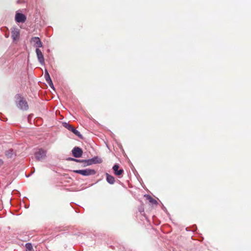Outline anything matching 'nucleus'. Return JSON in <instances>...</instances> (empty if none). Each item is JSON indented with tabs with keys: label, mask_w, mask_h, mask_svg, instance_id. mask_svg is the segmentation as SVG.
Listing matches in <instances>:
<instances>
[{
	"label": "nucleus",
	"mask_w": 251,
	"mask_h": 251,
	"mask_svg": "<svg viewBox=\"0 0 251 251\" xmlns=\"http://www.w3.org/2000/svg\"><path fill=\"white\" fill-rule=\"evenodd\" d=\"M16 102L17 103V106L20 109L26 110L28 108V104L25 100H24L22 98L20 95L17 94L16 96Z\"/></svg>",
	"instance_id": "nucleus-1"
},
{
	"label": "nucleus",
	"mask_w": 251,
	"mask_h": 251,
	"mask_svg": "<svg viewBox=\"0 0 251 251\" xmlns=\"http://www.w3.org/2000/svg\"><path fill=\"white\" fill-rule=\"evenodd\" d=\"M74 172L80 174L84 176H89L91 175H94L96 174L95 170L93 169H86L84 170H74Z\"/></svg>",
	"instance_id": "nucleus-2"
},
{
	"label": "nucleus",
	"mask_w": 251,
	"mask_h": 251,
	"mask_svg": "<svg viewBox=\"0 0 251 251\" xmlns=\"http://www.w3.org/2000/svg\"><path fill=\"white\" fill-rule=\"evenodd\" d=\"M34 155L37 160H40L46 156V151L42 149H39L35 152Z\"/></svg>",
	"instance_id": "nucleus-3"
},
{
	"label": "nucleus",
	"mask_w": 251,
	"mask_h": 251,
	"mask_svg": "<svg viewBox=\"0 0 251 251\" xmlns=\"http://www.w3.org/2000/svg\"><path fill=\"white\" fill-rule=\"evenodd\" d=\"M11 37L13 41H17L20 37V30L17 27H13L11 30Z\"/></svg>",
	"instance_id": "nucleus-4"
},
{
	"label": "nucleus",
	"mask_w": 251,
	"mask_h": 251,
	"mask_svg": "<svg viewBox=\"0 0 251 251\" xmlns=\"http://www.w3.org/2000/svg\"><path fill=\"white\" fill-rule=\"evenodd\" d=\"M83 151L81 148L78 147H75L72 150V154L75 158H79L82 156Z\"/></svg>",
	"instance_id": "nucleus-5"
},
{
	"label": "nucleus",
	"mask_w": 251,
	"mask_h": 251,
	"mask_svg": "<svg viewBox=\"0 0 251 251\" xmlns=\"http://www.w3.org/2000/svg\"><path fill=\"white\" fill-rule=\"evenodd\" d=\"M26 20V16L20 13H16L15 15V20L17 23H23L25 22Z\"/></svg>",
	"instance_id": "nucleus-6"
},
{
	"label": "nucleus",
	"mask_w": 251,
	"mask_h": 251,
	"mask_svg": "<svg viewBox=\"0 0 251 251\" xmlns=\"http://www.w3.org/2000/svg\"><path fill=\"white\" fill-rule=\"evenodd\" d=\"M31 42L33 43V46L37 48H41L42 47V43L40 38L38 37H34L31 39Z\"/></svg>",
	"instance_id": "nucleus-7"
},
{
	"label": "nucleus",
	"mask_w": 251,
	"mask_h": 251,
	"mask_svg": "<svg viewBox=\"0 0 251 251\" xmlns=\"http://www.w3.org/2000/svg\"><path fill=\"white\" fill-rule=\"evenodd\" d=\"M66 126L65 127L69 130L71 131L73 133H74L75 135L77 136L80 138H82V135L80 134V133L76 130L75 128L74 127H73L71 125H68L66 123H65Z\"/></svg>",
	"instance_id": "nucleus-8"
},
{
	"label": "nucleus",
	"mask_w": 251,
	"mask_h": 251,
	"mask_svg": "<svg viewBox=\"0 0 251 251\" xmlns=\"http://www.w3.org/2000/svg\"><path fill=\"white\" fill-rule=\"evenodd\" d=\"M36 53L39 62L40 63V64L43 65L45 62V59L42 51L38 48H37L36 49Z\"/></svg>",
	"instance_id": "nucleus-9"
},
{
	"label": "nucleus",
	"mask_w": 251,
	"mask_h": 251,
	"mask_svg": "<svg viewBox=\"0 0 251 251\" xmlns=\"http://www.w3.org/2000/svg\"><path fill=\"white\" fill-rule=\"evenodd\" d=\"M119 166L118 164H115L112 168L114 174L118 176L122 175L124 173L123 169H119Z\"/></svg>",
	"instance_id": "nucleus-10"
},
{
	"label": "nucleus",
	"mask_w": 251,
	"mask_h": 251,
	"mask_svg": "<svg viewBox=\"0 0 251 251\" xmlns=\"http://www.w3.org/2000/svg\"><path fill=\"white\" fill-rule=\"evenodd\" d=\"M106 176L107 181L111 184H114L115 181V178L113 176L109 175L108 174H106Z\"/></svg>",
	"instance_id": "nucleus-11"
},
{
	"label": "nucleus",
	"mask_w": 251,
	"mask_h": 251,
	"mask_svg": "<svg viewBox=\"0 0 251 251\" xmlns=\"http://www.w3.org/2000/svg\"><path fill=\"white\" fill-rule=\"evenodd\" d=\"M145 196L147 197V199L152 204H156L157 203V201L153 199L151 196L149 195H145Z\"/></svg>",
	"instance_id": "nucleus-12"
},
{
	"label": "nucleus",
	"mask_w": 251,
	"mask_h": 251,
	"mask_svg": "<svg viewBox=\"0 0 251 251\" xmlns=\"http://www.w3.org/2000/svg\"><path fill=\"white\" fill-rule=\"evenodd\" d=\"M90 160H91V161H92V164L100 163L101 162V159L99 158L98 157H95L94 158L90 159Z\"/></svg>",
	"instance_id": "nucleus-13"
},
{
	"label": "nucleus",
	"mask_w": 251,
	"mask_h": 251,
	"mask_svg": "<svg viewBox=\"0 0 251 251\" xmlns=\"http://www.w3.org/2000/svg\"><path fill=\"white\" fill-rule=\"evenodd\" d=\"M25 247L26 250L28 251H33V248H32V245L31 243H26Z\"/></svg>",
	"instance_id": "nucleus-14"
},
{
	"label": "nucleus",
	"mask_w": 251,
	"mask_h": 251,
	"mask_svg": "<svg viewBox=\"0 0 251 251\" xmlns=\"http://www.w3.org/2000/svg\"><path fill=\"white\" fill-rule=\"evenodd\" d=\"M13 150L10 149V150H9L8 151H7L6 153H5V155L8 157H9V158H11L13 156Z\"/></svg>",
	"instance_id": "nucleus-15"
},
{
	"label": "nucleus",
	"mask_w": 251,
	"mask_h": 251,
	"mask_svg": "<svg viewBox=\"0 0 251 251\" xmlns=\"http://www.w3.org/2000/svg\"><path fill=\"white\" fill-rule=\"evenodd\" d=\"M45 79H46L47 82H48L51 80L50 75H45Z\"/></svg>",
	"instance_id": "nucleus-16"
},
{
	"label": "nucleus",
	"mask_w": 251,
	"mask_h": 251,
	"mask_svg": "<svg viewBox=\"0 0 251 251\" xmlns=\"http://www.w3.org/2000/svg\"><path fill=\"white\" fill-rule=\"evenodd\" d=\"M84 162L87 163V165H91L92 164L91 160L88 159V160H84Z\"/></svg>",
	"instance_id": "nucleus-17"
},
{
	"label": "nucleus",
	"mask_w": 251,
	"mask_h": 251,
	"mask_svg": "<svg viewBox=\"0 0 251 251\" xmlns=\"http://www.w3.org/2000/svg\"><path fill=\"white\" fill-rule=\"evenodd\" d=\"M49 85H50V86L52 88H54V86H53V83L52 82V80H50V81L48 82H47Z\"/></svg>",
	"instance_id": "nucleus-18"
},
{
	"label": "nucleus",
	"mask_w": 251,
	"mask_h": 251,
	"mask_svg": "<svg viewBox=\"0 0 251 251\" xmlns=\"http://www.w3.org/2000/svg\"><path fill=\"white\" fill-rule=\"evenodd\" d=\"M75 161L77 162H84V160H79L76 159V161Z\"/></svg>",
	"instance_id": "nucleus-19"
},
{
	"label": "nucleus",
	"mask_w": 251,
	"mask_h": 251,
	"mask_svg": "<svg viewBox=\"0 0 251 251\" xmlns=\"http://www.w3.org/2000/svg\"><path fill=\"white\" fill-rule=\"evenodd\" d=\"M68 160H69L74 161H76V159L73 158H69Z\"/></svg>",
	"instance_id": "nucleus-20"
},
{
	"label": "nucleus",
	"mask_w": 251,
	"mask_h": 251,
	"mask_svg": "<svg viewBox=\"0 0 251 251\" xmlns=\"http://www.w3.org/2000/svg\"><path fill=\"white\" fill-rule=\"evenodd\" d=\"M3 161L1 160V159H0V167L2 166V165L3 164Z\"/></svg>",
	"instance_id": "nucleus-21"
},
{
	"label": "nucleus",
	"mask_w": 251,
	"mask_h": 251,
	"mask_svg": "<svg viewBox=\"0 0 251 251\" xmlns=\"http://www.w3.org/2000/svg\"><path fill=\"white\" fill-rule=\"evenodd\" d=\"M49 75L48 72L47 71V70H45V75Z\"/></svg>",
	"instance_id": "nucleus-22"
},
{
	"label": "nucleus",
	"mask_w": 251,
	"mask_h": 251,
	"mask_svg": "<svg viewBox=\"0 0 251 251\" xmlns=\"http://www.w3.org/2000/svg\"><path fill=\"white\" fill-rule=\"evenodd\" d=\"M0 119L1 120H3L1 119V117L0 116Z\"/></svg>",
	"instance_id": "nucleus-23"
}]
</instances>
